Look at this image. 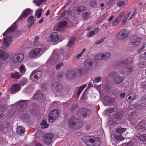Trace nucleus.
I'll list each match as a JSON object with an SVG mask.
<instances>
[{
  "label": "nucleus",
  "mask_w": 146,
  "mask_h": 146,
  "mask_svg": "<svg viewBox=\"0 0 146 146\" xmlns=\"http://www.w3.org/2000/svg\"><path fill=\"white\" fill-rule=\"evenodd\" d=\"M86 9V7L84 6H76L74 8L73 11L75 14L79 15L81 12Z\"/></svg>",
  "instance_id": "15"
},
{
  "label": "nucleus",
  "mask_w": 146,
  "mask_h": 146,
  "mask_svg": "<svg viewBox=\"0 0 146 146\" xmlns=\"http://www.w3.org/2000/svg\"><path fill=\"white\" fill-rule=\"evenodd\" d=\"M145 47H146V44H143V46L142 47V48L138 50V52L140 53V52H141L142 51H143L145 49Z\"/></svg>",
  "instance_id": "51"
},
{
  "label": "nucleus",
  "mask_w": 146,
  "mask_h": 146,
  "mask_svg": "<svg viewBox=\"0 0 146 146\" xmlns=\"http://www.w3.org/2000/svg\"><path fill=\"white\" fill-rule=\"evenodd\" d=\"M123 80L122 77L116 76L113 79V82L115 84H117L120 83Z\"/></svg>",
  "instance_id": "21"
},
{
  "label": "nucleus",
  "mask_w": 146,
  "mask_h": 146,
  "mask_svg": "<svg viewBox=\"0 0 146 146\" xmlns=\"http://www.w3.org/2000/svg\"><path fill=\"white\" fill-rule=\"evenodd\" d=\"M126 130V128H121L119 126L117 127L115 130V132L121 134L125 132Z\"/></svg>",
  "instance_id": "24"
},
{
  "label": "nucleus",
  "mask_w": 146,
  "mask_h": 146,
  "mask_svg": "<svg viewBox=\"0 0 146 146\" xmlns=\"http://www.w3.org/2000/svg\"><path fill=\"white\" fill-rule=\"evenodd\" d=\"M9 56L8 54L6 52H3L0 56V58L4 60L6 59Z\"/></svg>",
  "instance_id": "34"
},
{
  "label": "nucleus",
  "mask_w": 146,
  "mask_h": 146,
  "mask_svg": "<svg viewBox=\"0 0 146 146\" xmlns=\"http://www.w3.org/2000/svg\"><path fill=\"white\" fill-rule=\"evenodd\" d=\"M129 32L125 29H123L120 31L116 35V37L119 40H123L129 36Z\"/></svg>",
  "instance_id": "5"
},
{
  "label": "nucleus",
  "mask_w": 146,
  "mask_h": 146,
  "mask_svg": "<svg viewBox=\"0 0 146 146\" xmlns=\"http://www.w3.org/2000/svg\"><path fill=\"white\" fill-rule=\"evenodd\" d=\"M127 19V17H124L122 21V24L123 25H124L125 24L126 22Z\"/></svg>",
  "instance_id": "54"
},
{
  "label": "nucleus",
  "mask_w": 146,
  "mask_h": 146,
  "mask_svg": "<svg viewBox=\"0 0 146 146\" xmlns=\"http://www.w3.org/2000/svg\"><path fill=\"white\" fill-rule=\"evenodd\" d=\"M42 75V72L41 71H37L34 70L31 74L30 78L32 81H35L40 78Z\"/></svg>",
  "instance_id": "7"
},
{
  "label": "nucleus",
  "mask_w": 146,
  "mask_h": 146,
  "mask_svg": "<svg viewBox=\"0 0 146 146\" xmlns=\"http://www.w3.org/2000/svg\"><path fill=\"white\" fill-rule=\"evenodd\" d=\"M44 97V96L42 94L36 93L33 96V98L36 100H41Z\"/></svg>",
  "instance_id": "23"
},
{
  "label": "nucleus",
  "mask_w": 146,
  "mask_h": 146,
  "mask_svg": "<svg viewBox=\"0 0 146 146\" xmlns=\"http://www.w3.org/2000/svg\"><path fill=\"white\" fill-rule=\"evenodd\" d=\"M141 40V37L139 35H133L131 38L130 42L129 45L130 46H137L139 45Z\"/></svg>",
  "instance_id": "3"
},
{
  "label": "nucleus",
  "mask_w": 146,
  "mask_h": 146,
  "mask_svg": "<svg viewBox=\"0 0 146 146\" xmlns=\"http://www.w3.org/2000/svg\"><path fill=\"white\" fill-rule=\"evenodd\" d=\"M35 146H44L42 144H40V143H37L35 144Z\"/></svg>",
  "instance_id": "64"
},
{
  "label": "nucleus",
  "mask_w": 146,
  "mask_h": 146,
  "mask_svg": "<svg viewBox=\"0 0 146 146\" xmlns=\"http://www.w3.org/2000/svg\"><path fill=\"white\" fill-rule=\"evenodd\" d=\"M114 108H110L107 110H106V112L110 114L113 112Z\"/></svg>",
  "instance_id": "45"
},
{
  "label": "nucleus",
  "mask_w": 146,
  "mask_h": 146,
  "mask_svg": "<svg viewBox=\"0 0 146 146\" xmlns=\"http://www.w3.org/2000/svg\"><path fill=\"white\" fill-rule=\"evenodd\" d=\"M32 12V10L29 8H27L24 10L21 15L19 17L18 19L21 20L28 16L30 15Z\"/></svg>",
  "instance_id": "11"
},
{
  "label": "nucleus",
  "mask_w": 146,
  "mask_h": 146,
  "mask_svg": "<svg viewBox=\"0 0 146 146\" xmlns=\"http://www.w3.org/2000/svg\"><path fill=\"white\" fill-rule=\"evenodd\" d=\"M125 96V93H123L121 94L120 95V97L122 98H123Z\"/></svg>",
  "instance_id": "59"
},
{
  "label": "nucleus",
  "mask_w": 146,
  "mask_h": 146,
  "mask_svg": "<svg viewBox=\"0 0 146 146\" xmlns=\"http://www.w3.org/2000/svg\"><path fill=\"white\" fill-rule=\"evenodd\" d=\"M94 58L96 60H102V57L101 56V54H98L96 55L95 56Z\"/></svg>",
  "instance_id": "42"
},
{
  "label": "nucleus",
  "mask_w": 146,
  "mask_h": 146,
  "mask_svg": "<svg viewBox=\"0 0 146 146\" xmlns=\"http://www.w3.org/2000/svg\"><path fill=\"white\" fill-rule=\"evenodd\" d=\"M75 40V39L74 37L70 38L68 44L67 45V46L69 47H70L72 46L74 44Z\"/></svg>",
  "instance_id": "28"
},
{
  "label": "nucleus",
  "mask_w": 146,
  "mask_h": 146,
  "mask_svg": "<svg viewBox=\"0 0 146 146\" xmlns=\"http://www.w3.org/2000/svg\"><path fill=\"white\" fill-rule=\"evenodd\" d=\"M101 78L100 76H98L95 78L94 79V81L96 83H98L101 81Z\"/></svg>",
  "instance_id": "47"
},
{
  "label": "nucleus",
  "mask_w": 146,
  "mask_h": 146,
  "mask_svg": "<svg viewBox=\"0 0 146 146\" xmlns=\"http://www.w3.org/2000/svg\"><path fill=\"white\" fill-rule=\"evenodd\" d=\"M27 101V100H21L19 101V106H20V108L19 109V111H23L27 108V105L26 103Z\"/></svg>",
  "instance_id": "17"
},
{
  "label": "nucleus",
  "mask_w": 146,
  "mask_h": 146,
  "mask_svg": "<svg viewBox=\"0 0 146 146\" xmlns=\"http://www.w3.org/2000/svg\"><path fill=\"white\" fill-rule=\"evenodd\" d=\"M47 41L48 42H51L52 41H53L54 40L52 39V36H51V35H50L49 36L47 39Z\"/></svg>",
  "instance_id": "52"
},
{
  "label": "nucleus",
  "mask_w": 146,
  "mask_h": 146,
  "mask_svg": "<svg viewBox=\"0 0 146 146\" xmlns=\"http://www.w3.org/2000/svg\"><path fill=\"white\" fill-rule=\"evenodd\" d=\"M46 0H34L33 2L35 3L36 5L39 7Z\"/></svg>",
  "instance_id": "26"
},
{
  "label": "nucleus",
  "mask_w": 146,
  "mask_h": 146,
  "mask_svg": "<svg viewBox=\"0 0 146 146\" xmlns=\"http://www.w3.org/2000/svg\"><path fill=\"white\" fill-rule=\"evenodd\" d=\"M19 70L21 73H24L26 71V69L25 66L23 65H22L19 68Z\"/></svg>",
  "instance_id": "38"
},
{
  "label": "nucleus",
  "mask_w": 146,
  "mask_h": 146,
  "mask_svg": "<svg viewBox=\"0 0 146 146\" xmlns=\"http://www.w3.org/2000/svg\"><path fill=\"white\" fill-rule=\"evenodd\" d=\"M133 62V59L131 58H128L126 60H121L118 62L119 66H123L125 67V71L127 72H131L133 69V66H125Z\"/></svg>",
  "instance_id": "1"
},
{
  "label": "nucleus",
  "mask_w": 146,
  "mask_h": 146,
  "mask_svg": "<svg viewBox=\"0 0 146 146\" xmlns=\"http://www.w3.org/2000/svg\"><path fill=\"white\" fill-rule=\"evenodd\" d=\"M145 65V62H141L139 63L138 64V66L139 68H142Z\"/></svg>",
  "instance_id": "44"
},
{
  "label": "nucleus",
  "mask_w": 146,
  "mask_h": 146,
  "mask_svg": "<svg viewBox=\"0 0 146 146\" xmlns=\"http://www.w3.org/2000/svg\"><path fill=\"white\" fill-rule=\"evenodd\" d=\"M119 21L117 20V18H114L112 22V26H114L117 25L119 23Z\"/></svg>",
  "instance_id": "39"
},
{
  "label": "nucleus",
  "mask_w": 146,
  "mask_h": 146,
  "mask_svg": "<svg viewBox=\"0 0 146 146\" xmlns=\"http://www.w3.org/2000/svg\"><path fill=\"white\" fill-rule=\"evenodd\" d=\"M84 65L86 69L89 70L91 68L92 63L89 59H87L84 61Z\"/></svg>",
  "instance_id": "18"
},
{
  "label": "nucleus",
  "mask_w": 146,
  "mask_h": 146,
  "mask_svg": "<svg viewBox=\"0 0 146 146\" xmlns=\"http://www.w3.org/2000/svg\"><path fill=\"white\" fill-rule=\"evenodd\" d=\"M105 38L104 37H102V38L99 41H96V43L97 44H99L102 42L104 40V39Z\"/></svg>",
  "instance_id": "53"
},
{
  "label": "nucleus",
  "mask_w": 146,
  "mask_h": 146,
  "mask_svg": "<svg viewBox=\"0 0 146 146\" xmlns=\"http://www.w3.org/2000/svg\"><path fill=\"white\" fill-rule=\"evenodd\" d=\"M52 37V39L54 41H56L58 39V34L56 32H54L51 35Z\"/></svg>",
  "instance_id": "27"
},
{
  "label": "nucleus",
  "mask_w": 146,
  "mask_h": 146,
  "mask_svg": "<svg viewBox=\"0 0 146 146\" xmlns=\"http://www.w3.org/2000/svg\"><path fill=\"white\" fill-rule=\"evenodd\" d=\"M138 138L139 139L143 142H146V134H143L140 135Z\"/></svg>",
  "instance_id": "33"
},
{
  "label": "nucleus",
  "mask_w": 146,
  "mask_h": 146,
  "mask_svg": "<svg viewBox=\"0 0 146 146\" xmlns=\"http://www.w3.org/2000/svg\"><path fill=\"white\" fill-rule=\"evenodd\" d=\"M66 10H65L63 13H62L61 15L60 16L61 17H62L63 16H64L65 15V13H66Z\"/></svg>",
  "instance_id": "62"
},
{
  "label": "nucleus",
  "mask_w": 146,
  "mask_h": 146,
  "mask_svg": "<svg viewBox=\"0 0 146 146\" xmlns=\"http://www.w3.org/2000/svg\"><path fill=\"white\" fill-rule=\"evenodd\" d=\"M76 75L75 71L72 70H68L67 71L66 77L68 80H70L75 77Z\"/></svg>",
  "instance_id": "13"
},
{
  "label": "nucleus",
  "mask_w": 146,
  "mask_h": 146,
  "mask_svg": "<svg viewBox=\"0 0 146 146\" xmlns=\"http://www.w3.org/2000/svg\"><path fill=\"white\" fill-rule=\"evenodd\" d=\"M86 84H85L84 85L82 86H81L79 89V90H80L81 91H82L86 87Z\"/></svg>",
  "instance_id": "56"
},
{
  "label": "nucleus",
  "mask_w": 146,
  "mask_h": 146,
  "mask_svg": "<svg viewBox=\"0 0 146 146\" xmlns=\"http://www.w3.org/2000/svg\"><path fill=\"white\" fill-rule=\"evenodd\" d=\"M63 63H61L57 64L56 66V68L57 70H58L60 69V67L63 66Z\"/></svg>",
  "instance_id": "48"
},
{
  "label": "nucleus",
  "mask_w": 146,
  "mask_h": 146,
  "mask_svg": "<svg viewBox=\"0 0 146 146\" xmlns=\"http://www.w3.org/2000/svg\"><path fill=\"white\" fill-rule=\"evenodd\" d=\"M27 21L31 23V25H33L35 23V20L34 19V17L32 15H31L29 17Z\"/></svg>",
  "instance_id": "30"
},
{
  "label": "nucleus",
  "mask_w": 146,
  "mask_h": 146,
  "mask_svg": "<svg viewBox=\"0 0 146 146\" xmlns=\"http://www.w3.org/2000/svg\"><path fill=\"white\" fill-rule=\"evenodd\" d=\"M24 129L21 126H18L17 128L16 132L18 134L21 135L24 133Z\"/></svg>",
  "instance_id": "25"
},
{
  "label": "nucleus",
  "mask_w": 146,
  "mask_h": 146,
  "mask_svg": "<svg viewBox=\"0 0 146 146\" xmlns=\"http://www.w3.org/2000/svg\"><path fill=\"white\" fill-rule=\"evenodd\" d=\"M95 35V32L94 31H91L87 33V35L89 37L93 36Z\"/></svg>",
  "instance_id": "43"
},
{
  "label": "nucleus",
  "mask_w": 146,
  "mask_h": 146,
  "mask_svg": "<svg viewBox=\"0 0 146 146\" xmlns=\"http://www.w3.org/2000/svg\"><path fill=\"white\" fill-rule=\"evenodd\" d=\"M42 10L41 9H37L36 12L35 16L37 18H39L41 17Z\"/></svg>",
  "instance_id": "32"
},
{
  "label": "nucleus",
  "mask_w": 146,
  "mask_h": 146,
  "mask_svg": "<svg viewBox=\"0 0 146 146\" xmlns=\"http://www.w3.org/2000/svg\"><path fill=\"white\" fill-rule=\"evenodd\" d=\"M14 111L13 110H10V111H9V114H10V115H9V116H11L12 115H13V114H14Z\"/></svg>",
  "instance_id": "57"
},
{
  "label": "nucleus",
  "mask_w": 146,
  "mask_h": 146,
  "mask_svg": "<svg viewBox=\"0 0 146 146\" xmlns=\"http://www.w3.org/2000/svg\"><path fill=\"white\" fill-rule=\"evenodd\" d=\"M20 76L18 72H16L14 74L12 73L11 74V77L15 79H18L20 78Z\"/></svg>",
  "instance_id": "31"
},
{
  "label": "nucleus",
  "mask_w": 146,
  "mask_h": 146,
  "mask_svg": "<svg viewBox=\"0 0 146 146\" xmlns=\"http://www.w3.org/2000/svg\"><path fill=\"white\" fill-rule=\"evenodd\" d=\"M39 37H38L37 36H36L35 37L34 41V44L36 45L38 41L39 40Z\"/></svg>",
  "instance_id": "50"
},
{
  "label": "nucleus",
  "mask_w": 146,
  "mask_h": 146,
  "mask_svg": "<svg viewBox=\"0 0 146 146\" xmlns=\"http://www.w3.org/2000/svg\"><path fill=\"white\" fill-rule=\"evenodd\" d=\"M52 88L54 92H59L63 88L62 84L60 82H55L52 85Z\"/></svg>",
  "instance_id": "9"
},
{
  "label": "nucleus",
  "mask_w": 146,
  "mask_h": 146,
  "mask_svg": "<svg viewBox=\"0 0 146 146\" xmlns=\"http://www.w3.org/2000/svg\"><path fill=\"white\" fill-rule=\"evenodd\" d=\"M67 23L65 21H63L60 23L58 25V27H63L66 26Z\"/></svg>",
  "instance_id": "37"
},
{
  "label": "nucleus",
  "mask_w": 146,
  "mask_h": 146,
  "mask_svg": "<svg viewBox=\"0 0 146 146\" xmlns=\"http://www.w3.org/2000/svg\"><path fill=\"white\" fill-rule=\"evenodd\" d=\"M42 127L43 128H46L48 127V125L47 124L45 120L43 119L40 123Z\"/></svg>",
  "instance_id": "35"
},
{
  "label": "nucleus",
  "mask_w": 146,
  "mask_h": 146,
  "mask_svg": "<svg viewBox=\"0 0 146 146\" xmlns=\"http://www.w3.org/2000/svg\"><path fill=\"white\" fill-rule=\"evenodd\" d=\"M82 53H80L79 54H78L76 56V58L77 59L79 58L82 55Z\"/></svg>",
  "instance_id": "63"
},
{
  "label": "nucleus",
  "mask_w": 146,
  "mask_h": 146,
  "mask_svg": "<svg viewBox=\"0 0 146 146\" xmlns=\"http://www.w3.org/2000/svg\"><path fill=\"white\" fill-rule=\"evenodd\" d=\"M59 115L58 110V109L53 110L49 113L48 119L49 122L53 123L58 117Z\"/></svg>",
  "instance_id": "6"
},
{
  "label": "nucleus",
  "mask_w": 146,
  "mask_h": 146,
  "mask_svg": "<svg viewBox=\"0 0 146 146\" xmlns=\"http://www.w3.org/2000/svg\"><path fill=\"white\" fill-rule=\"evenodd\" d=\"M16 27L15 25L13 26L10 28L8 29L3 34L4 36H6L8 35L9 33H11L12 32L14 31L16 29Z\"/></svg>",
  "instance_id": "20"
},
{
  "label": "nucleus",
  "mask_w": 146,
  "mask_h": 146,
  "mask_svg": "<svg viewBox=\"0 0 146 146\" xmlns=\"http://www.w3.org/2000/svg\"><path fill=\"white\" fill-rule=\"evenodd\" d=\"M110 56V53L108 52H105L104 54H101V56L102 57V60L106 59L109 57Z\"/></svg>",
  "instance_id": "29"
},
{
  "label": "nucleus",
  "mask_w": 146,
  "mask_h": 146,
  "mask_svg": "<svg viewBox=\"0 0 146 146\" xmlns=\"http://www.w3.org/2000/svg\"><path fill=\"white\" fill-rule=\"evenodd\" d=\"M113 1V0H107V5L109 7H111Z\"/></svg>",
  "instance_id": "41"
},
{
  "label": "nucleus",
  "mask_w": 146,
  "mask_h": 146,
  "mask_svg": "<svg viewBox=\"0 0 146 146\" xmlns=\"http://www.w3.org/2000/svg\"><path fill=\"white\" fill-rule=\"evenodd\" d=\"M141 58L142 59H146V51L145 52L144 54H142L141 55Z\"/></svg>",
  "instance_id": "58"
},
{
  "label": "nucleus",
  "mask_w": 146,
  "mask_h": 146,
  "mask_svg": "<svg viewBox=\"0 0 146 146\" xmlns=\"http://www.w3.org/2000/svg\"><path fill=\"white\" fill-rule=\"evenodd\" d=\"M24 57V55L23 54L18 53L13 56L11 58V60L14 63H19L22 60Z\"/></svg>",
  "instance_id": "8"
},
{
  "label": "nucleus",
  "mask_w": 146,
  "mask_h": 146,
  "mask_svg": "<svg viewBox=\"0 0 146 146\" xmlns=\"http://www.w3.org/2000/svg\"><path fill=\"white\" fill-rule=\"evenodd\" d=\"M12 39V38L11 36L7 37L4 39L3 38L4 41L2 47L3 49H5L6 47L9 46Z\"/></svg>",
  "instance_id": "12"
},
{
  "label": "nucleus",
  "mask_w": 146,
  "mask_h": 146,
  "mask_svg": "<svg viewBox=\"0 0 146 146\" xmlns=\"http://www.w3.org/2000/svg\"><path fill=\"white\" fill-rule=\"evenodd\" d=\"M124 15V14L123 13H121L119 14L118 15L117 17L116 18H117V20H119V21L123 17Z\"/></svg>",
  "instance_id": "46"
},
{
  "label": "nucleus",
  "mask_w": 146,
  "mask_h": 146,
  "mask_svg": "<svg viewBox=\"0 0 146 146\" xmlns=\"http://www.w3.org/2000/svg\"><path fill=\"white\" fill-rule=\"evenodd\" d=\"M137 10L136 9L135 10L133 11V13L131 17L129 19V20H131L132 18L134 16L137 14Z\"/></svg>",
  "instance_id": "55"
},
{
  "label": "nucleus",
  "mask_w": 146,
  "mask_h": 146,
  "mask_svg": "<svg viewBox=\"0 0 146 146\" xmlns=\"http://www.w3.org/2000/svg\"><path fill=\"white\" fill-rule=\"evenodd\" d=\"M80 112L81 115L84 117L89 116L91 113V110L86 108L82 109Z\"/></svg>",
  "instance_id": "14"
},
{
  "label": "nucleus",
  "mask_w": 146,
  "mask_h": 146,
  "mask_svg": "<svg viewBox=\"0 0 146 146\" xmlns=\"http://www.w3.org/2000/svg\"><path fill=\"white\" fill-rule=\"evenodd\" d=\"M82 15L83 19L85 20L88 19L89 17L88 13L87 12L83 13Z\"/></svg>",
  "instance_id": "40"
},
{
  "label": "nucleus",
  "mask_w": 146,
  "mask_h": 146,
  "mask_svg": "<svg viewBox=\"0 0 146 146\" xmlns=\"http://www.w3.org/2000/svg\"><path fill=\"white\" fill-rule=\"evenodd\" d=\"M41 48H35L32 50L29 54V56L31 58H34L37 56L41 51Z\"/></svg>",
  "instance_id": "16"
},
{
  "label": "nucleus",
  "mask_w": 146,
  "mask_h": 146,
  "mask_svg": "<svg viewBox=\"0 0 146 146\" xmlns=\"http://www.w3.org/2000/svg\"><path fill=\"white\" fill-rule=\"evenodd\" d=\"M125 5V1H119L117 3V5L119 7L122 6H124Z\"/></svg>",
  "instance_id": "36"
},
{
  "label": "nucleus",
  "mask_w": 146,
  "mask_h": 146,
  "mask_svg": "<svg viewBox=\"0 0 146 146\" xmlns=\"http://www.w3.org/2000/svg\"><path fill=\"white\" fill-rule=\"evenodd\" d=\"M20 90V86L19 85L15 84L12 86L10 90V92L12 93H15L18 92Z\"/></svg>",
  "instance_id": "22"
},
{
  "label": "nucleus",
  "mask_w": 146,
  "mask_h": 146,
  "mask_svg": "<svg viewBox=\"0 0 146 146\" xmlns=\"http://www.w3.org/2000/svg\"><path fill=\"white\" fill-rule=\"evenodd\" d=\"M85 139L86 140L85 143L88 146H99L101 143L98 138L94 137L92 138L90 137H86Z\"/></svg>",
  "instance_id": "2"
},
{
  "label": "nucleus",
  "mask_w": 146,
  "mask_h": 146,
  "mask_svg": "<svg viewBox=\"0 0 146 146\" xmlns=\"http://www.w3.org/2000/svg\"><path fill=\"white\" fill-rule=\"evenodd\" d=\"M96 4V2L95 1H92L90 3V6L91 7H93Z\"/></svg>",
  "instance_id": "49"
},
{
  "label": "nucleus",
  "mask_w": 146,
  "mask_h": 146,
  "mask_svg": "<svg viewBox=\"0 0 146 146\" xmlns=\"http://www.w3.org/2000/svg\"><path fill=\"white\" fill-rule=\"evenodd\" d=\"M82 124L77 118L74 117H72L69 121V126L73 129L78 128L82 126Z\"/></svg>",
  "instance_id": "4"
},
{
  "label": "nucleus",
  "mask_w": 146,
  "mask_h": 146,
  "mask_svg": "<svg viewBox=\"0 0 146 146\" xmlns=\"http://www.w3.org/2000/svg\"><path fill=\"white\" fill-rule=\"evenodd\" d=\"M137 128L138 130H146V123L143 121L140 122L137 125Z\"/></svg>",
  "instance_id": "19"
},
{
  "label": "nucleus",
  "mask_w": 146,
  "mask_h": 146,
  "mask_svg": "<svg viewBox=\"0 0 146 146\" xmlns=\"http://www.w3.org/2000/svg\"><path fill=\"white\" fill-rule=\"evenodd\" d=\"M53 138V135L52 133H48L46 134L44 137V142L46 144L49 145L51 143Z\"/></svg>",
  "instance_id": "10"
},
{
  "label": "nucleus",
  "mask_w": 146,
  "mask_h": 146,
  "mask_svg": "<svg viewBox=\"0 0 146 146\" xmlns=\"http://www.w3.org/2000/svg\"><path fill=\"white\" fill-rule=\"evenodd\" d=\"M62 74H63L62 72H59L57 73V76H58L61 77L62 76Z\"/></svg>",
  "instance_id": "61"
},
{
  "label": "nucleus",
  "mask_w": 146,
  "mask_h": 146,
  "mask_svg": "<svg viewBox=\"0 0 146 146\" xmlns=\"http://www.w3.org/2000/svg\"><path fill=\"white\" fill-rule=\"evenodd\" d=\"M114 17V16L113 15H111L110 16L108 20L109 22L111 21L112 20Z\"/></svg>",
  "instance_id": "60"
}]
</instances>
